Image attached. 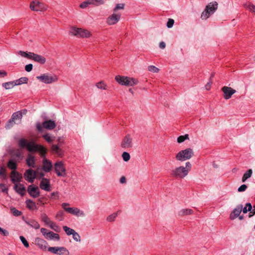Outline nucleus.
I'll use <instances>...</instances> for the list:
<instances>
[{"label":"nucleus","instance_id":"28","mask_svg":"<svg viewBox=\"0 0 255 255\" xmlns=\"http://www.w3.org/2000/svg\"><path fill=\"white\" fill-rule=\"evenodd\" d=\"M91 33L87 30L80 28L79 37L87 38L91 36Z\"/></svg>","mask_w":255,"mask_h":255},{"label":"nucleus","instance_id":"31","mask_svg":"<svg viewBox=\"0 0 255 255\" xmlns=\"http://www.w3.org/2000/svg\"><path fill=\"white\" fill-rule=\"evenodd\" d=\"M22 118V114L20 112H17L14 113L11 116V118L14 120V121L17 122L18 121L17 123H19L20 122V119Z\"/></svg>","mask_w":255,"mask_h":255},{"label":"nucleus","instance_id":"40","mask_svg":"<svg viewBox=\"0 0 255 255\" xmlns=\"http://www.w3.org/2000/svg\"><path fill=\"white\" fill-rule=\"evenodd\" d=\"M41 218L42 221L48 225L52 221L50 220V219L48 217V216L45 213H43L41 215Z\"/></svg>","mask_w":255,"mask_h":255},{"label":"nucleus","instance_id":"22","mask_svg":"<svg viewBox=\"0 0 255 255\" xmlns=\"http://www.w3.org/2000/svg\"><path fill=\"white\" fill-rule=\"evenodd\" d=\"M26 163L28 167L35 168L36 167L35 157L29 154L26 159Z\"/></svg>","mask_w":255,"mask_h":255},{"label":"nucleus","instance_id":"32","mask_svg":"<svg viewBox=\"0 0 255 255\" xmlns=\"http://www.w3.org/2000/svg\"><path fill=\"white\" fill-rule=\"evenodd\" d=\"M15 81L8 82L2 84V86L5 88V89H10L13 88L14 86H16Z\"/></svg>","mask_w":255,"mask_h":255},{"label":"nucleus","instance_id":"9","mask_svg":"<svg viewBox=\"0 0 255 255\" xmlns=\"http://www.w3.org/2000/svg\"><path fill=\"white\" fill-rule=\"evenodd\" d=\"M55 171L58 176H65L66 169L62 161H58L54 164Z\"/></svg>","mask_w":255,"mask_h":255},{"label":"nucleus","instance_id":"51","mask_svg":"<svg viewBox=\"0 0 255 255\" xmlns=\"http://www.w3.org/2000/svg\"><path fill=\"white\" fill-rule=\"evenodd\" d=\"M186 139H188V134H185V135H180L177 138V141L178 143H181Z\"/></svg>","mask_w":255,"mask_h":255},{"label":"nucleus","instance_id":"53","mask_svg":"<svg viewBox=\"0 0 255 255\" xmlns=\"http://www.w3.org/2000/svg\"><path fill=\"white\" fill-rule=\"evenodd\" d=\"M73 239L76 241L80 242L81 241V238L80 235L77 233L76 231L73 234Z\"/></svg>","mask_w":255,"mask_h":255},{"label":"nucleus","instance_id":"63","mask_svg":"<svg viewBox=\"0 0 255 255\" xmlns=\"http://www.w3.org/2000/svg\"><path fill=\"white\" fill-rule=\"evenodd\" d=\"M40 231L43 235L46 238L48 233V232H47V230L45 228H41Z\"/></svg>","mask_w":255,"mask_h":255},{"label":"nucleus","instance_id":"4","mask_svg":"<svg viewBox=\"0 0 255 255\" xmlns=\"http://www.w3.org/2000/svg\"><path fill=\"white\" fill-rule=\"evenodd\" d=\"M218 3L216 2H211L208 4L205 10L202 12L201 18L202 19H206L211 14H213L217 9Z\"/></svg>","mask_w":255,"mask_h":255},{"label":"nucleus","instance_id":"8","mask_svg":"<svg viewBox=\"0 0 255 255\" xmlns=\"http://www.w3.org/2000/svg\"><path fill=\"white\" fill-rule=\"evenodd\" d=\"M55 127L56 124L55 122L52 120H47L44 122L42 124V126L40 123H37L36 124L37 129L39 131H42L43 128L51 130L54 128Z\"/></svg>","mask_w":255,"mask_h":255},{"label":"nucleus","instance_id":"56","mask_svg":"<svg viewBox=\"0 0 255 255\" xmlns=\"http://www.w3.org/2000/svg\"><path fill=\"white\" fill-rule=\"evenodd\" d=\"M148 69L149 71L153 73H158L159 71V69L158 68L152 65L148 66Z\"/></svg>","mask_w":255,"mask_h":255},{"label":"nucleus","instance_id":"46","mask_svg":"<svg viewBox=\"0 0 255 255\" xmlns=\"http://www.w3.org/2000/svg\"><path fill=\"white\" fill-rule=\"evenodd\" d=\"M106 0H91L92 4L98 6L104 4Z\"/></svg>","mask_w":255,"mask_h":255},{"label":"nucleus","instance_id":"7","mask_svg":"<svg viewBox=\"0 0 255 255\" xmlns=\"http://www.w3.org/2000/svg\"><path fill=\"white\" fill-rule=\"evenodd\" d=\"M31 10L35 11H42L47 9V6L44 3L38 1H32L29 5Z\"/></svg>","mask_w":255,"mask_h":255},{"label":"nucleus","instance_id":"37","mask_svg":"<svg viewBox=\"0 0 255 255\" xmlns=\"http://www.w3.org/2000/svg\"><path fill=\"white\" fill-rule=\"evenodd\" d=\"M18 124V123H17L16 121H14V120L11 118V119L8 121V122L6 124L5 128L6 129H10L14 126V124Z\"/></svg>","mask_w":255,"mask_h":255},{"label":"nucleus","instance_id":"61","mask_svg":"<svg viewBox=\"0 0 255 255\" xmlns=\"http://www.w3.org/2000/svg\"><path fill=\"white\" fill-rule=\"evenodd\" d=\"M0 176L5 177V169L3 167L0 168Z\"/></svg>","mask_w":255,"mask_h":255},{"label":"nucleus","instance_id":"26","mask_svg":"<svg viewBox=\"0 0 255 255\" xmlns=\"http://www.w3.org/2000/svg\"><path fill=\"white\" fill-rule=\"evenodd\" d=\"M25 222L28 225L35 229H38L40 228V225L38 223L34 220L26 221Z\"/></svg>","mask_w":255,"mask_h":255},{"label":"nucleus","instance_id":"30","mask_svg":"<svg viewBox=\"0 0 255 255\" xmlns=\"http://www.w3.org/2000/svg\"><path fill=\"white\" fill-rule=\"evenodd\" d=\"M58 254L59 255H69V252L68 250L64 247H59L58 249Z\"/></svg>","mask_w":255,"mask_h":255},{"label":"nucleus","instance_id":"58","mask_svg":"<svg viewBox=\"0 0 255 255\" xmlns=\"http://www.w3.org/2000/svg\"><path fill=\"white\" fill-rule=\"evenodd\" d=\"M125 4L124 3L118 4L114 9V11L116 12L118 9H123Z\"/></svg>","mask_w":255,"mask_h":255},{"label":"nucleus","instance_id":"5","mask_svg":"<svg viewBox=\"0 0 255 255\" xmlns=\"http://www.w3.org/2000/svg\"><path fill=\"white\" fill-rule=\"evenodd\" d=\"M28 151L30 152L38 151L40 156L44 158H45L48 150L43 145L37 144L34 142L33 144L28 147Z\"/></svg>","mask_w":255,"mask_h":255},{"label":"nucleus","instance_id":"55","mask_svg":"<svg viewBox=\"0 0 255 255\" xmlns=\"http://www.w3.org/2000/svg\"><path fill=\"white\" fill-rule=\"evenodd\" d=\"M19 238H20V241H21V242L23 244V245L26 248H28L29 247V244H28V242L26 241V240L25 239V238L23 236H20Z\"/></svg>","mask_w":255,"mask_h":255},{"label":"nucleus","instance_id":"14","mask_svg":"<svg viewBox=\"0 0 255 255\" xmlns=\"http://www.w3.org/2000/svg\"><path fill=\"white\" fill-rule=\"evenodd\" d=\"M243 209V205L241 204L238 205L233 210L230 215V219L231 220H234L237 218L241 214Z\"/></svg>","mask_w":255,"mask_h":255},{"label":"nucleus","instance_id":"45","mask_svg":"<svg viewBox=\"0 0 255 255\" xmlns=\"http://www.w3.org/2000/svg\"><path fill=\"white\" fill-rule=\"evenodd\" d=\"M96 86L98 88L101 89L106 90L107 88V85L103 81L97 83Z\"/></svg>","mask_w":255,"mask_h":255},{"label":"nucleus","instance_id":"1","mask_svg":"<svg viewBox=\"0 0 255 255\" xmlns=\"http://www.w3.org/2000/svg\"><path fill=\"white\" fill-rule=\"evenodd\" d=\"M185 167L179 166L171 171V175L176 178H183L187 176L191 169V164L189 162L185 164Z\"/></svg>","mask_w":255,"mask_h":255},{"label":"nucleus","instance_id":"64","mask_svg":"<svg viewBox=\"0 0 255 255\" xmlns=\"http://www.w3.org/2000/svg\"><path fill=\"white\" fill-rule=\"evenodd\" d=\"M0 233H1L4 236H7L9 235V233L7 231L3 230L0 227Z\"/></svg>","mask_w":255,"mask_h":255},{"label":"nucleus","instance_id":"38","mask_svg":"<svg viewBox=\"0 0 255 255\" xmlns=\"http://www.w3.org/2000/svg\"><path fill=\"white\" fill-rule=\"evenodd\" d=\"M28 78L25 77H21L18 80L15 81L16 85H19L22 84L27 83L28 81Z\"/></svg>","mask_w":255,"mask_h":255},{"label":"nucleus","instance_id":"50","mask_svg":"<svg viewBox=\"0 0 255 255\" xmlns=\"http://www.w3.org/2000/svg\"><path fill=\"white\" fill-rule=\"evenodd\" d=\"M122 157L125 161H128L130 158L129 154L127 152H124L122 154Z\"/></svg>","mask_w":255,"mask_h":255},{"label":"nucleus","instance_id":"24","mask_svg":"<svg viewBox=\"0 0 255 255\" xmlns=\"http://www.w3.org/2000/svg\"><path fill=\"white\" fill-rule=\"evenodd\" d=\"M34 142H27L26 139L24 138H21L18 141V145L21 148L26 147L27 149L28 150V147L33 144Z\"/></svg>","mask_w":255,"mask_h":255},{"label":"nucleus","instance_id":"48","mask_svg":"<svg viewBox=\"0 0 255 255\" xmlns=\"http://www.w3.org/2000/svg\"><path fill=\"white\" fill-rule=\"evenodd\" d=\"M92 4L91 0H87L81 3L80 7L81 8H85L88 6V5Z\"/></svg>","mask_w":255,"mask_h":255},{"label":"nucleus","instance_id":"33","mask_svg":"<svg viewBox=\"0 0 255 255\" xmlns=\"http://www.w3.org/2000/svg\"><path fill=\"white\" fill-rule=\"evenodd\" d=\"M42 137L48 143H51L55 138L54 136H52L49 133L45 134Z\"/></svg>","mask_w":255,"mask_h":255},{"label":"nucleus","instance_id":"60","mask_svg":"<svg viewBox=\"0 0 255 255\" xmlns=\"http://www.w3.org/2000/svg\"><path fill=\"white\" fill-rule=\"evenodd\" d=\"M33 68V65L31 64H29L25 66V70L28 72H30Z\"/></svg>","mask_w":255,"mask_h":255},{"label":"nucleus","instance_id":"35","mask_svg":"<svg viewBox=\"0 0 255 255\" xmlns=\"http://www.w3.org/2000/svg\"><path fill=\"white\" fill-rule=\"evenodd\" d=\"M253 173L252 169H249L243 175L242 177V182H245L248 178L251 177Z\"/></svg>","mask_w":255,"mask_h":255},{"label":"nucleus","instance_id":"43","mask_svg":"<svg viewBox=\"0 0 255 255\" xmlns=\"http://www.w3.org/2000/svg\"><path fill=\"white\" fill-rule=\"evenodd\" d=\"M252 209V206L251 203H248L246 204V206L243 208L242 211L244 213H247L248 211H251Z\"/></svg>","mask_w":255,"mask_h":255},{"label":"nucleus","instance_id":"59","mask_svg":"<svg viewBox=\"0 0 255 255\" xmlns=\"http://www.w3.org/2000/svg\"><path fill=\"white\" fill-rule=\"evenodd\" d=\"M174 22V21L173 19H169L167 22L166 25L168 28H171L173 26Z\"/></svg>","mask_w":255,"mask_h":255},{"label":"nucleus","instance_id":"62","mask_svg":"<svg viewBox=\"0 0 255 255\" xmlns=\"http://www.w3.org/2000/svg\"><path fill=\"white\" fill-rule=\"evenodd\" d=\"M247 188V186L245 184H243L241 185L238 189L239 192H243L245 191Z\"/></svg>","mask_w":255,"mask_h":255},{"label":"nucleus","instance_id":"44","mask_svg":"<svg viewBox=\"0 0 255 255\" xmlns=\"http://www.w3.org/2000/svg\"><path fill=\"white\" fill-rule=\"evenodd\" d=\"M10 211L12 214L16 217L19 216L22 214L21 212L17 210L14 207H10Z\"/></svg>","mask_w":255,"mask_h":255},{"label":"nucleus","instance_id":"57","mask_svg":"<svg viewBox=\"0 0 255 255\" xmlns=\"http://www.w3.org/2000/svg\"><path fill=\"white\" fill-rule=\"evenodd\" d=\"M214 77V74H212L210 77V80L209 82L207 83V84L205 85V89L207 90H209L211 88V85L212 84V81L211 80V78Z\"/></svg>","mask_w":255,"mask_h":255},{"label":"nucleus","instance_id":"18","mask_svg":"<svg viewBox=\"0 0 255 255\" xmlns=\"http://www.w3.org/2000/svg\"><path fill=\"white\" fill-rule=\"evenodd\" d=\"M120 17V14L113 13L107 18V22L109 25H113L119 21Z\"/></svg>","mask_w":255,"mask_h":255},{"label":"nucleus","instance_id":"25","mask_svg":"<svg viewBox=\"0 0 255 255\" xmlns=\"http://www.w3.org/2000/svg\"><path fill=\"white\" fill-rule=\"evenodd\" d=\"M14 189L16 192L23 196L25 192V188L22 184H17L14 185Z\"/></svg>","mask_w":255,"mask_h":255},{"label":"nucleus","instance_id":"42","mask_svg":"<svg viewBox=\"0 0 255 255\" xmlns=\"http://www.w3.org/2000/svg\"><path fill=\"white\" fill-rule=\"evenodd\" d=\"M48 225L51 228V229L54 230L55 231L57 232H60V229L59 227L53 222L51 221Z\"/></svg>","mask_w":255,"mask_h":255},{"label":"nucleus","instance_id":"2","mask_svg":"<svg viewBox=\"0 0 255 255\" xmlns=\"http://www.w3.org/2000/svg\"><path fill=\"white\" fill-rule=\"evenodd\" d=\"M115 80L120 84L127 86H132L137 84L138 82L137 80L132 78L119 75L116 76Z\"/></svg>","mask_w":255,"mask_h":255},{"label":"nucleus","instance_id":"13","mask_svg":"<svg viewBox=\"0 0 255 255\" xmlns=\"http://www.w3.org/2000/svg\"><path fill=\"white\" fill-rule=\"evenodd\" d=\"M224 93V98L225 99H229L232 96L236 93V90L231 87L224 86L222 89Z\"/></svg>","mask_w":255,"mask_h":255},{"label":"nucleus","instance_id":"20","mask_svg":"<svg viewBox=\"0 0 255 255\" xmlns=\"http://www.w3.org/2000/svg\"><path fill=\"white\" fill-rule=\"evenodd\" d=\"M30 59L34 60L35 62L39 63L40 64H44L46 62V59L42 56L36 54L34 53H31Z\"/></svg>","mask_w":255,"mask_h":255},{"label":"nucleus","instance_id":"3","mask_svg":"<svg viewBox=\"0 0 255 255\" xmlns=\"http://www.w3.org/2000/svg\"><path fill=\"white\" fill-rule=\"evenodd\" d=\"M194 155V152L192 149L190 148H186L184 150L180 151L176 155V159L179 161H185L190 159Z\"/></svg>","mask_w":255,"mask_h":255},{"label":"nucleus","instance_id":"12","mask_svg":"<svg viewBox=\"0 0 255 255\" xmlns=\"http://www.w3.org/2000/svg\"><path fill=\"white\" fill-rule=\"evenodd\" d=\"M132 138L129 134H128L123 138L121 146L124 148H128L132 147Z\"/></svg>","mask_w":255,"mask_h":255},{"label":"nucleus","instance_id":"27","mask_svg":"<svg viewBox=\"0 0 255 255\" xmlns=\"http://www.w3.org/2000/svg\"><path fill=\"white\" fill-rule=\"evenodd\" d=\"M193 213V211L190 209H183L178 212V215L184 216L185 215H191Z\"/></svg>","mask_w":255,"mask_h":255},{"label":"nucleus","instance_id":"6","mask_svg":"<svg viewBox=\"0 0 255 255\" xmlns=\"http://www.w3.org/2000/svg\"><path fill=\"white\" fill-rule=\"evenodd\" d=\"M36 78L40 81L45 84H50L55 82L57 81L58 78L55 75L45 73L36 77Z\"/></svg>","mask_w":255,"mask_h":255},{"label":"nucleus","instance_id":"36","mask_svg":"<svg viewBox=\"0 0 255 255\" xmlns=\"http://www.w3.org/2000/svg\"><path fill=\"white\" fill-rule=\"evenodd\" d=\"M11 156L13 158L19 159L22 156V153L19 149H16L12 152Z\"/></svg>","mask_w":255,"mask_h":255},{"label":"nucleus","instance_id":"47","mask_svg":"<svg viewBox=\"0 0 255 255\" xmlns=\"http://www.w3.org/2000/svg\"><path fill=\"white\" fill-rule=\"evenodd\" d=\"M18 54L22 57H24L27 58L28 59H30V57L31 56L32 52L26 53L25 52L22 51H19L18 52Z\"/></svg>","mask_w":255,"mask_h":255},{"label":"nucleus","instance_id":"16","mask_svg":"<svg viewBox=\"0 0 255 255\" xmlns=\"http://www.w3.org/2000/svg\"><path fill=\"white\" fill-rule=\"evenodd\" d=\"M35 244L39 248L43 251H45L47 248L48 243L46 241L39 238H36L34 241Z\"/></svg>","mask_w":255,"mask_h":255},{"label":"nucleus","instance_id":"52","mask_svg":"<svg viewBox=\"0 0 255 255\" xmlns=\"http://www.w3.org/2000/svg\"><path fill=\"white\" fill-rule=\"evenodd\" d=\"M58 247H49L48 248V251L53 254H57Z\"/></svg>","mask_w":255,"mask_h":255},{"label":"nucleus","instance_id":"23","mask_svg":"<svg viewBox=\"0 0 255 255\" xmlns=\"http://www.w3.org/2000/svg\"><path fill=\"white\" fill-rule=\"evenodd\" d=\"M11 178L12 182L15 183V182L19 181L22 178V176L18 172L13 170L11 173Z\"/></svg>","mask_w":255,"mask_h":255},{"label":"nucleus","instance_id":"19","mask_svg":"<svg viewBox=\"0 0 255 255\" xmlns=\"http://www.w3.org/2000/svg\"><path fill=\"white\" fill-rule=\"evenodd\" d=\"M39 186L41 189L47 191H49L50 189V180L45 178H42Z\"/></svg>","mask_w":255,"mask_h":255},{"label":"nucleus","instance_id":"39","mask_svg":"<svg viewBox=\"0 0 255 255\" xmlns=\"http://www.w3.org/2000/svg\"><path fill=\"white\" fill-rule=\"evenodd\" d=\"M7 167L14 170L17 168V164L12 159H10L7 163Z\"/></svg>","mask_w":255,"mask_h":255},{"label":"nucleus","instance_id":"49","mask_svg":"<svg viewBox=\"0 0 255 255\" xmlns=\"http://www.w3.org/2000/svg\"><path fill=\"white\" fill-rule=\"evenodd\" d=\"M80 28L73 27L71 31V33L74 35L79 36Z\"/></svg>","mask_w":255,"mask_h":255},{"label":"nucleus","instance_id":"15","mask_svg":"<svg viewBox=\"0 0 255 255\" xmlns=\"http://www.w3.org/2000/svg\"><path fill=\"white\" fill-rule=\"evenodd\" d=\"M27 191L29 194L33 198L38 197L40 194L38 187L32 185L28 186Z\"/></svg>","mask_w":255,"mask_h":255},{"label":"nucleus","instance_id":"10","mask_svg":"<svg viewBox=\"0 0 255 255\" xmlns=\"http://www.w3.org/2000/svg\"><path fill=\"white\" fill-rule=\"evenodd\" d=\"M38 174V171H33L31 169H29L26 170L24 174V177L27 181L29 183H33L34 179L36 178V175Z\"/></svg>","mask_w":255,"mask_h":255},{"label":"nucleus","instance_id":"41","mask_svg":"<svg viewBox=\"0 0 255 255\" xmlns=\"http://www.w3.org/2000/svg\"><path fill=\"white\" fill-rule=\"evenodd\" d=\"M64 231L65 232L66 234L68 236L72 235L75 231L72 229H71L67 226H64L63 227Z\"/></svg>","mask_w":255,"mask_h":255},{"label":"nucleus","instance_id":"21","mask_svg":"<svg viewBox=\"0 0 255 255\" xmlns=\"http://www.w3.org/2000/svg\"><path fill=\"white\" fill-rule=\"evenodd\" d=\"M52 163L51 161L46 158L43 159V166L42 168L46 172H49L52 169Z\"/></svg>","mask_w":255,"mask_h":255},{"label":"nucleus","instance_id":"29","mask_svg":"<svg viewBox=\"0 0 255 255\" xmlns=\"http://www.w3.org/2000/svg\"><path fill=\"white\" fill-rule=\"evenodd\" d=\"M46 239L59 241L60 239V236L57 234L54 233L51 231H49L48 233L47 237L46 238Z\"/></svg>","mask_w":255,"mask_h":255},{"label":"nucleus","instance_id":"17","mask_svg":"<svg viewBox=\"0 0 255 255\" xmlns=\"http://www.w3.org/2000/svg\"><path fill=\"white\" fill-rule=\"evenodd\" d=\"M51 150L53 154L58 157H62L64 155V151L57 144H52L51 147Z\"/></svg>","mask_w":255,"mask_h":255},{"label":"nucleus","instance_id":"11","mask_svg":"<svg viewBox=\"0 0 255 255\" xmlns=\"http://www.w3.org/2000/svg\"><path fill=\"white\" fill-rule=\"evenodd\" d=\"M69 204L68 203H64L62 204V207L64 209V210L74 215H78L79 214H80L81 216H84V214L83 212L81 211L80 209L77 208H66V207L69 206Z\"/></svg>","mask_w":255,"mask_h":255},{"label":"nucleus","instance_id":"54","mask_svg":"<svg viewBox=\"0 0 255 255\" xmlns=\"http://www.w3.org/2000/svg\"><path fill=\"white\" fill-rule=\"evenodd\" d=\"M117 216V214L114 213V214L109 216L107 218V220L109 222H113L115 220Z\"/></svg>","mask_w":255,"mask_h":255},{"label":"nucleus","instance_id":"34","mask_svg":"<svg viewBox=\"0 0 255 255\" xmlns=\"http://www.w3.org/2000/svg\"><path fill=\"white\" fill-rule=\"evenodd\" d=\"M26 206L30 210H33L34 208H36V204L35 202L32 201L30 199L27 200L25 202Z\"/></svg>","mask_w":255,"mask_h":255}]
</instances>
